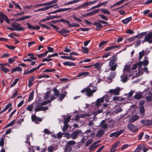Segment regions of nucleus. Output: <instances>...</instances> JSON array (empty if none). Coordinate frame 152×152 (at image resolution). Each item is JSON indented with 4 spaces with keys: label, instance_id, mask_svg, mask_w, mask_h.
<instances>
[{
    "label": "nucleus",
    "instance_id": "nucleus-1",
    "mask_svg": "<svg viewBox=\"0 0 152 152\" xmlns=\"http://www.w3.org/2000/svg\"><path fill=\"white\" fill-rule=\"evenodd\" d=\"M117 59V56L115 55L112 56L110 60L109 65L111 71H114L116 69L117 64L115 63V61Z\"/></svg>",
    "mask_w": 152,
    "mask_h": 152
},
{
    "label": "nucleus",
    "instance_id": "nucleus-2",
    "mask_svg": "<svg viewBox=\"0 0 152 152\" xmlns=\"http://www.w3.org/2000/svg\"><path fill=\"white\" fill-rule=\"evenodd\" d=\"M88 90L86 94V95L89 97H91L93 93L96 91V88L94 86L93 83H90Z\"/></svg>",
    "mask_w": 152,
    "mask_h": 152
},
{
    "label": "nucleus",
    "instance_id": "nucleus-3",
    "mask_svg": "<svg viewBox=\"0 0 152 152\" xmlns=\"http://www.w3.org/2000/svg\"><path fill=\"white\" fill-rule=\"evenodd\" d=\"M147 42L150 44L152 43V32H150L145 35L144 39L142 40V43Z\"/></svg>",
    "mask_w": 152,
    "mask_h": 152
},
{
    "label": "nucleus",
    "instance_id": "nucleus-4",
    "mask_svg": "<svg viewBox=\"0 0 152 152\" xmlns=\"http://www.w3.org/2000/svg\"><path fill=\"white\" fill-rule=\"evenodd\" d=\"M125 131L124 129H123L119 130V131H116L115 132L111 133L109 136L110 137H118L121 134H122Z\"/></svg>",
    "mask_w": 152,
    "mask_h": 152
},
{
    "label": "nucleus",
    "instance_id": "nucleus-5",
    "mask_svg": "<svg viewBox=\"0 0 152 152\" xmlns=\"http://www.w3.org/2000/svg\"><path fill=\"white\" fill-rule=\"evenodd\" d=\"M12 26L13 28H15V31H22L24 29V28L21 27V25L18 23H12Z\"/></svg>",
    "mask_w": 152,
    "mask_h": 152
},
{
    "label": "nucleus",
    "instance_id": "nucleus-6",
    "mask_svg": "<svg viewBox=\"0 0 152 152\" xmlns=\"http://www.w3.org/2000/svg\"><path fill=\"white\" fill-rule=\"evenodd\" d=\"M128 128L133 133L137 132L138 131V128L136 126L133 124H129L127 125Z\"/></svg>",
    "mask_w": 152,
    "mask_h": 152
},
{
    "label": "nucleus",
    "instance_id": "nucleus-7",
    "mask_svg": "<svg viewBox=\"0 0 152 152\" xmlns=\"http://www.w3.org/2000/svg\"><path fill=\"white\" fill-rule=\"evenodd\" d=\"M31 119L33 122H35L36 124H38L39 122H41L42 119L39 117H37L36 115V113H35L34 115H31Z\"/></svg>",
    "mask_w": 152,
    "mask_h": 152
},
{
    "label": "nucleus",
    "instance_id": "nucleus-8",
    "mask_svg": "<svg viewBox=\"0 0 152 152\" xmlns=\"http://www.w3.org/2000/svg\"><path fill=\"white\" fill-rule=\"evenodd\" d=\"M141 123L144 126H148L152 125V120L148 119H143L140 121Z\"/></svg>",
    "mask_w": 152,
    "mask_h": 152
},
{
    "label": "nucleus",
    "instance_id": "nucleus-9",
    "mask_svg": "<svg viewBox=\"0 0 152 152\" xmlns=\"http://www.w3.org/2000/svg\"><path fill=\"white\" fill-rule=\"evenodd\" d=\"M93 25L96 26L95 30L97 31L101 30L102 28L106 26V25L102 26L100 23L96 22H94L93 23Z\"/></svg>",
    "mask_w": 152,
    "mask_h": 152
},
{
    "label": "nucleus",
    "instance_id": "nucleus-10",
    "mask_svg": "<svg viewBox=\"0 0 152 152\" xmlns=\"http://www.w3.org/2000/svg\"><path fill=\"white\" fill-rule=\"evenodd\" d=\"M120 91V88L117 87L115 89H110L109 92L112 94H114V95H118L119 94Z\"/></svg>",
    "mask_w": 152,
    "mask_h": 152
},
{
    "label": "nucleus",
    "instance_id": "nucleus-11",
    "mask_svg": "<svg viewBox=\"0 0 152 152\" xmlns=\"http://www.w3.org/2000/svg\"><path fill=\"white\" fill-rule=\"evenodd\" d=\"M130 67L129 65H125V68L124 69L123 72H124V74L126 75V73L129 74V76L131 75V71L130 69Z\"/></svg>",
    "mask_w": 152,
    "mask_h": 152
},
{
    "label": "nucleus",
    "instance_id": "nucleus-12",
    "mask_svg": "<svg viewBox=\"0 0 152 152\" xmlns=\"http://www.w3.org/2000/svg\"><path fill=\"white\" fill-rule=\"evenodd\" d=\"M56 31L59 33L61 34L64 35V36H66L67 35H64V33H69L70 31L65 28H63L61 30H56Z\"/></svg>",
    "mask_w": 152,
    "mask_h": 152
},
{
    "label": "nucleus",
    "instance_id": "nucleus-13",
    "mask_svg": "<svg viewBox=\"0 0 152 152\" xmlns=\"http://www.w3.org/2000/svg\"><path fill=\"white\" fill-rule=\"evenodd\" d=\"M104 97H102L97 99L96 102V103H95L96 105L98 106H99L100 105V104L104 102Z\"/></svg>",
    "mask_w": 152,
    "mask_h": 152
},
{
    "label": "nucleus",
    "instance_id": "nucleus-14",
    "mask_svg": "<svg viewBox=\"0 0 152 152\" xmlns=\"http://www.w3.org/2000/svg\"><path fill=\"white\" fill-rule=\"evenodd\" d=\"M139 118V116L137 115H135L132 116L129 119V122L130 123H133L137 120Z\"/></svg>",
    "mask_w": 152,
    "mask_h": 152
},
{
    "label": "nucleus",
    "instance_id": "nucleus-15",
    "mask_svg": "<svg viewBox=\"0 0 152 152\" xmlns=\"http://www.w3.org/2000/svg\"><path fill=\"white\" fill-rule=\"evenodd\" d=\"M99 11L100 10L99 9L94 10L91 12L86 13V16H89L93 15L98 13Z\"/></svg>",
    "mask_w": 152,
    "mask_h": 152
},
{
    "label": "nucleus",
    "instance_id": "nucleus-16",
    "mask_svg": "<svg viewBox=\"0 0 152 152\" xmlns=\"http://www.w3.org/2000/svg\"><path fill=\"white\" fill-rule=\"evenodd\" d=\"M89 74V73L88 72H80L79 74L77 75V77H85L87 76H88Z\"/></svg>",
    "mask_w": 152,
    "mask_h": 152
},
{
    "label": "nucleus",
    "instance_id": "nucleus-17",
    "mask_svg": "<svg viewBox=\"0 0 152 152\" xmlns=\"http://www.w3.org/2000/svg\"><path fill=\"white\" fill-rule=\"evenodd\" d=\"M63 64L65 66H76V64L71 61H65L63 62Z\"/></svg>",
    "mask_w": 152,
    "mask_h": 152
},
{
    "label": "nucleus",
    "instance_id": "nucleus-18",
    "mask_svg": "<svg viewBox=\"0 0 152 152\" xmlns=\"http://www.w3.org/2000/svg\"><path fill=\"white\" fill-rule=\"evenodd\" d=\"M97 143V142L96 141L94 142L89 147L88 149L90 151H92L95 148L98 147V146L96 145Z\"/></svg>",
    "mask_w": 152,
    "mask_h": 152
},
{
    "label": "nucleus",
    "instance_id": "nucleus-19",
    "mask_svg": "<svg viewBox=\"0 0 152 152\" xmlns=\"http://www.w3.org/2000/svg\"><path fill=\"white\" fill-rule=\"evenodd\" d=\"M57 5H58L57 4H55L54 5H53L51 6H49L45 7L43 8L40 9V11H46L48 9L50 8H51L53 6H57ZM58 6H57L56 7H55V8H58Z\"/></svg>",
    "mask_w": 152,
    "mask_h": 152
},
{
    "label": "nucleus",
    "instance_id": "nucleus-20",
    "mask_svg": "<svg viewBox=\"0 0 152 152\" xmlns=\"http://www.w3.org/2000/svg\"><path fill=\"white\" fill-rule=\"evenodd\" d=\"M132 20V17H130L121 20V22L124 24L128 23Z\"/></svg>",
    "mask_w": 152,
    "mask_h": 152
},
{
    "label": "nucleus",
    "instance_id": "nucleus-21",
    "mask_svg": "<svg viewBox=\"0 0 152 152\" xmlns=\"http://www.w3.org/2000/svg\"><path fill=\"white\" fill-rule=\"evenodd\" d=\"M22 69L20 67L17 66L15 67L14 69H12L11 71V72L12 73H13L16 71H22Z\"/></svg>",
    "mask_w": 152,
    "mask_h": 152
},
{
    "label": "nucleus",
    "instance_id": "nucleus-22",
    "mask_svg": "<svg viewBox=\"0 0 152 152\" xmlns=\"http://www.w3.org/2000/svg\"><path fill=\"white\" fill-rule=\"evenodd\" d=\"M146 34V32H143L135 36V37H136V38H141L143 37L144 36H145Z\"/></svg>",
    "mask_w": 152,
    "mask_h": 152
},
{
    "label": "nucleus",
    "instance_id": "nucleus-23",
    "mask_svg": "<svg viewBox=\"0 0 152 152\" xmlns=\"http://www.w3.org/2000/svg\"><path fill=\"white\" fill-rule=\"evenodd\" d=\"M100 62H98L95 64L92 65H93V66H94L95 67V68L97 69V70H100L101 68V66H100Z\"/></svg>",
    "mask_w": 152,
    "mask_h": 152
},
{
    "label": "nucleus",
    "instance_id": "nucleus-24",
    "mask_svg": "<svg viewBox=\"0 0 152 152\" xmlns=\"http://www.w3.org/2000/svg\"><path fill=\"white\" fill-rule=\"evenodd\" d=\"M72 146L70 145H67L64 148L65 152L66 151L70 152L72 149Z\"/></svg>",
    "mask_w": 152,
    "mask_h": 152
},
{
    "label": "nucleus",
    "instance_id": "nucleus-25",
    "mask_svg": "<svg viewBox=\"0 0 152 152\" xmlns=\"http://www.w3.org/2000/svg\"><path fill=\"white\" fill-rule=\"evenodd\" d=\"M99 10L100 11H101L104 14L110 15V12L107 9H101Z\"/></svg>",
    "mask_w": 152,
    "mask_h": 152
},
{
    "label": "nucleus",
    "instance_id": "nucleus-26",
    "mask_svg": "<svg viewBox=\"0 0 152 152\" xmlns=\"http://www.w3.org/2000/svg\"><path fill=\"white\" fill-rule=\"evenodd\" d=\"M140 112L141 115L143 116L145 115V110L144 107L143 105L141 106L140 107Z\"/></svg>",
    "mask_w": 152,
    "mask_h": 152
},
{
    "label": "nucleus",
    "instance_id": "nucleus-27",
    "mask_svg": "<svg viewBox=\"0 0 152 152\" xmlns=\"http://www.w3.org/2000/svg\"><path fill=\"white\" fill-rule=\"evenodd\" d=\"M34 72L33 69H31L30 70L29 69V68L27 69L26 71H25L23 73V75H27L31 73Z\"/></svg>",
    "mask_w": 152,
    "mask_h": 152
},
{
    "label": "nucleus",
    "instance_id": "nucleus-28",
    "mask_svg": "<svg viewBox=\"0 0 152 152\" xmlns=\"http://www.w3.org/2000/svg\"><path fill=\"white\" fill-rule=\"evenodd\" d=\"M104 133V130H100L98 131L97 134H96V136L97 137H101Z\"/></svg>",
    "mask_w": 152,
    "mask_h": 152
},
{
    "label": "nucleus",
    "instance_id": "nucleus-29",
    "mask_svg": "<svg viewBox=\"0 0 152 152\" xmlns=\"http://www.w3.org/2000/svg\"><path fill=\"white\" fill-rule=\"evenodd\" d=\"M34 96V92L33 91L30 93L28 99V102L31 101L32 100Z\"/></svg>",
    "mask_w": 152,
    "mask_h": 152
},
{
    "label": "nucleus",
    "instance_id": "nucleus-30",
    "mask_svg": "<svg viewBox=\"0 0 152 152\" xmlns=\"http://www.w3.org/2000/svg\"><path fill=\"white\" fill-rule=\"evenodd\" d=\"M107 42V41H102L99 44V46L101 48H103Z\"/></svg>",
    "mask_w": 152,
    "mask_h": 152
},
{
    "label": "nucleus",
    "instance_id": "nucleus-31",
    "mask_svg": "<svg viewBox=\"0 0 152 152\" xmlns=\"http://www.w3.org/2000/svg\"><path fill=\"white\" fill-rule=\"evenodd\" d=\"M1 69L5 73H6L10 72V70L7 67H5L3 66H0Z\"/></svg>",
    "mask_w": 152,
    "mask_h": 152
},
{
    "label": "nucleus",
    "instance_id": "nucleus-32",
    "mask_svg": "<svg viewBox=\"0 0 152 152\" xmlns=\"http://www.w3.org/2000/svg\"><path fill=\"white\" fill-rule=\"evenodd\" d=\"M115 75V72H111L110 73V77L108 78L110 81H111L112 79H113Z\"/></svg>",
    "mask_w": 152,
    "mask_h": 152
},
{
    "label": "nucleus",
    "instance_id": "nucleus-33",
    "mask_svg": "<svg viewBox=\"0 0 152 152\" xmlns=\"http://www.w3.org/2000/svg\"><path fill=\"white\" fill-rule=\"evenodd\" d=\"M142 97V95L141 94H137L134 96V98L136 99H141Z\"/></svg>",
    "mask_w": 152,
    "mask_h": 152
},
{
    "label": "nucleus",
    "instance_id": "nucleus-34",
    "mask_svg": "<svg viewBox=\"0 0 152 152\" xmlns=\"http://www.w3.org/2000/svg\"><path fill=\"white\" fill-rule=\"evenodd\" d=\"M61 22L66 23L68 26L72 28V24H70V22L69 21L62 19Z\"/></svg>",
    "mask_w": 152,
    "mask_h": 152
},
{
    "label": "nucleus",
    "instance_id": "nucleus-35",
    "mask_svg": "<svg viewBox=\"0 0 152 152\" xmlns=\"http://www.w3.org/2000/svg\"><path fill=\"white\" fill-rule=\"evenodd\" d=\"M62 19H60V20H52V21L49 22L48 23V24H50V23L55 24V23H58V22H61Z\"/></svg>",
    "mask_w": 152,
    "mask_h": 152
},
{
    "label": "nucleus",
    "instance_id": "nucleus-36",
    "mask_svg": "<svg viewBox=\"0 0 152 152\" xmlns=\"http://www.w3.org/2000/svg\"><path fill=\"white\" fill-rule=\"evenodd\" d=\"M32 136V134L28 135L26 136L27 140L25 141L26 143H27L29 145H31L30 138Z\"/></svg>",
    "mask_w": 152,
    "mask_h": 152
},
{
    "label": "nucleus",
    "instance_id": "nucleus-37",
    "mask_svg": "<svg viewBox=\"0 0 152 152\" xmlns=\"http://www.w3.org/2000/svg\"><path fill=\"white\" fill-rule=\"evenodd\" d=\"M93 141V140L91 138L90 139L88 140L87 141L86 143V146L88 147L89 146V145L91 144Z\"/></svg>",
    "mask_w": 152,
    "mask_h": 152
},
{
    "label": "nucleus",
    "instance_id": "nucleus-38",
    "mask_svg": "<svg viewBox=\"0 0 152 152\" xmlns=\"http://www.w3.org/2000/svg\"><path fill=\"white\" fill-rule=\"evenodd\" d=\"M146 58H147L146 56H145L144 57V58L143 60V64L145 66H147L149 63V61H148V60L146 59Z\"/></svg>",
    "mask_w": 152,
    "mask_h": 152
},
{
    "label": "nucleus",
    "instance_id": "nucleus-39",
    "mask_svg": "<svg viewBox=\"0 0 152 152\" xmlns=\"http://www.w3.org/2000/svg\"><path fill=\"white\" fill-rule=\"evenodd\" d=\"M144 55V51L143 50L139 53V59L140 60L141 59Z\"/></svg>",
    "mask_w": 152,
    "mask_h": 152
},
{
    "label": "nucleus",
    "instance_id": "nucleus-40",
    "mask_svg": "<svg viewBox=\"0 0 152 152\" xmlns=\"http://www.w3.org/2000/svg\"><path fill=\"white\" fill-rule=\"evenodd\" d=\"M19 80V79L16 78L15 79L13 82L11 84L10 87H14L17 83L18 81Z\"/></svg>",
    "mask_w": 152,
    "mask_h": 152
},
{
    "label": "nucleus",
    "instance_id": "nucleus-41",
    "mask_svg": "<svg viewBox=\"0 0 152 152\" xmlns=\"http://www.w3.org/2000/svg\"><path fill=\"white\" fill-rule=\"evenodd\" d=\"M59 96V100H61L64 99L66 95L65 94L61 93L58 95Z\"/></svg>",
    "mask_w": 152,
    "mask_h": 152
},
{
    "label": "nucleus",
    "instance_id": "nucleus-42",
    "mask_svg": "<svg viewBox=\"0 0 152 152\" xmlns=\"http://www.w3.org/2000/svg\"><path fill=\"white\" fill-rule=\"evenodd\" d=\"M15 120H13L10 123L8 124L5 127V128H7L9 127L10 126H12L14 123L15 122Z\"/></svg>",
    "mask_w": 152,
    "mask_h": 152
},
{
    "label": "nucleus",
    "instance_id": "nucleus-43",
    "mask_svg": "<svg viewBox=\"0 0 152 152\" xmlns=\"http://www.w3.org/2000/svg\"><path fill=\"white\" fill-rule=\"evenodd\" d=\"M53 91L54 93H55V95L56 96H58L59 95V92L58 91V90L56 89V88H54L53 89Z\"/></svg>",
    "mask_w": 152,
    "mask_h": 152
},
{
    "label": "nucleus",
    "instance_id": "nucleus-44",
    "mask_svg": "<svg viewBox=\"0 0 152 152\" xmlns=\"http://www.w3.org/2000/svg\"><path fill=\"white\" fill-rule=\"evenodd\" d=\"M50 94V91H48L45 94V95L44 97V99H47L49 97V96Z\"/></svg>",
    "mask_w": 152,
    "mask_h": 152
},
{
    "label": "nucleus",
    "instance_id": "nucleus-45",
    "mask_svg": "<svg viewBox=\"0 0 152 152\" xmlns=\"http://www.w3.org/2000/svg\"><path fill=\"white\" fill-rule=\"evenodd\" d=\"M76 143V142L74 140H71L68 141L67 142V145H73L75 144Z\"/></svg>",
    "mask_w": 152,
    "mask_h": 152
},
{
    "label": "nucleus",
    "instance_id": "nucleus-46",
    "mask_svg": "<svg viewBox=\"0 0 152 152\" xmlns=\"http://www.w3.org/2000/svg\"><path fill=\"white\" fill-rule=\"evenodd\" d=\"M69 125L67 124H64L63 126V127L62 129V130L63 132L66 131L68 128Z\"/></svg>",
    "mask_w": 152,
    "mask_h": 152
},
{
    "label": "nucleus",
    "instance_id": "nucleus-47",
    "mask_svg": "<svg viewBox=\"0 0 152 152\" xmlns=\"http://www.w3.org/2000/svg\"><path fill=\"white\" fill-rule=\"evenodd\" d=\"M71 136H72V138L74 140L76 139L77 136V134L75 133L74 132H73L71 134Z\"/></svg>",
    "mask_w": 152,
    "mask_h": 152
},
{
    "label": "nucleus",
    "instance_id": "nucleus-48",
    "mask_svg": "<svg viewBox=\"0 0 152 152\" xmlns=\"http://www.w3.org/2000/svg\"><path fill=\"white\" fill-rule=\"evenodd\" d=\"M7 17V16L3 13H1L0 12V19L4 20L5 18Z\"/></svg>",
    "mask_w": 152,
    "mask_h": 152
},
{
    "label": "nucleus",
    "instance_id": "nucleus-49",
    "mask_svg": "<svg viewBox=\"0 0 152 152\" xmlns=\"http://www.w3.org/2000/svg\"><path fill=\"white\" fill-rule=\"evenodd\" d=\"M89 50L87 47H83L82 48V51L83 53H87L88 52Z\"/></svg>",
    "mask_w": 152,
    "mask_h": 152
},
{
    "label": "nucleus",
    "instance_id": "nucleus-50",
    "mask_svg": "<svg viewBox=\"0 0 152 152\" xmlns=\"http://www.w3.org/2000/svg\"><path fill=\"white\" fill-rule=\"evenodd\" d=\"M71 116H68L64 121V124H67L70 121L71 119Z\"/></svg>",
    "mask_w": 152,
    "mask_h": 152
},
{
    "label": "nucleus",
    "instance_id": "nucleus-51",
    "mask_svg": "<svg viewBox=\"0 0 152 152\" xmlns=\"http://www.w3.org/2000/svg\"><path fill=\"white\" fill-rule=\"evenodd\" d=\"M126 75H126H125L126 76H125L121 80V81L123 83L126 82L127 81V79H128V76H129V75H128L127 76Z\"/></svg>",
    "mask_w": 152,
    "mask_h": 152
},
{
    "label": "nucleus",
    "instance_id": "nucleus-52",
    "mask_svg": "<svg viewBox=\"0 0 152 152\" xmlns=\"http://www.w3.org/2000/svg\"><path fill=\"white\" fill-rule=\"evenodd\" d=\"M89 85L87 86V87L83 89L81 91V92L82 93H84L85 92L87 93V91L88 90L89 88Z\"/></svg>",
    "mask_w": 152,
    "mask_h": 152
},
{
    "label": "nucleus",
    "instance_id": "nucleus-53",
    "mask_svg": "<svg viewBox=\"0 0 152 152\" xmlns=\"http://www.w3.org/2000/svg\"><path fill=\"white\" fill-rule=\"evenodd\" d=\"M5 46L7 48L11 50H14L15 48V47L13 46L8 45H5Z\"/></svg>",
    "mask_w": 152,
    "mask_h": 152
},
{
    "label": "nucleus",
    "instance_id": "nucleus-54",
    "mask_svg": "<svg viewBox=\"0 0 152 152\" xmlns=\"http://www.w3.org/2000/svg\"><path fill=\"white\" fill-rule=\"evenodd\" d=\"M56 70L55 69H45V70H44L43 72H52L53 71H56Z\"/></svg>",
    "mask_w": 152,
    "mask_h": 152
},
{
    "label": "nucleus",
    "instance_id": "nucleus-55",
    "mask_svg": "<svg viewBox=\"0 0 152 152\" xmlns=\"http://www.w3.org/2000/svg\"><path fill=\"white\" fill-rule=\"evenodd\" d=\"M31 16H26L23 17H22L20 18V20H23L25 19H29V18L31 17Z\"/></svg>",
    "mask_w": 152,
    "mask_h": 152
},
{
    "label": "nucleus",
    "instance_id": "nucleus-56",
    "mask_svg": "<svg viewBox=\"0 0 152 152\" xmlns=\"http://www.w3.org/2000/svg\"><path fill=\"white\" fill-rule=\"evenodd\" d=\"M136 38V37H135V36L133 37H130L127 39L130 42H132L134 41L135 39Z\"/></svg>",
    "mask_w": 152,
    "mask_h": 152
},
{
    "label": "nucleus",
    "instance_id": "nucleus-57",
    "mask_svg": "<svg viewBox=\"0 0 152 152\" xmlns=\"http://www.w3.org/2000/svg\"><path fill=\"white\" fill-rule=\"evenodd\" d=\"M33 107V106L32 104L29 105L27 107V110L29 111H32V109Z\"/></svg>",
    "mask_w": 152,
    "mask_h": 152
},
{
    "label": "nucleus",
    "instance_id": "nucleus-58",
    "mask_svg": "<svg viewBox=\"0 0 152 152\" xmlns=\"http://www.w3.org/2000/svg\"><path fill=\"white\" fill-rule=\"evenodd\" d=\"M50 77V76L48 75H39L38 76V79H40L42 78H48Z\"/></svg>",
    "mask_w": 152,
    "mask_h": 152
},
{
    "label": "nucleus",
    "instance_id": "nucleus-59",
    "mask_svg": "<svg viewBox=\"0 0 152 152\" xmlns=\"http://www.w3.org/2000/svg\"><path fill=\"white\" fill-rule=\"evenodd\" d=\"M129 145L128 144H125L123 145L121 148V149L122 150H123L129 147Z\"/></svg>",
    "mask_w": 152,
    "mask_h": 152
},
{
    "label": "nucleus",
    "instance_id": "nucleus-60",
    "mask_svg": "<svg viewBox=\"0 0 152 152\" xmlns=\"http://www.w3.org/2000/svg\"><path fill=\"white\" fill-rule=\"evenodd\" d=\"M4 145V139L3 137L1 138L0 139V146L3 147Z\"/></svg>",
    "mask_w": 152,
    "mask_h": 152
},
{
    "label": "nucleus",
    "instance_id": "nucleus-61",
    "mask_svg": "<svg viewBox=\"0 0 152 152\" xmlns=\"http://www.w3.org/2000/svg\"><path fill=\"white\" fill-rule=\"evenodd\" d=\"M15 2L13 1H12L10 2L9 3V7L10 8H12L13 7V6L15 5Z\"/></svg>",
    "mask_w": 152,
    "mask_h": 152
},
{
    "label": "nucleus",
    "instance_id": "nucleus-62",
    "mask_svg": "<svg viewBox=\"0 0 152 152\" xmlns=\"http://www.w3.org/2000/svg\"><path fill=\"white\" fill-rule=\"evenodd\" d=\"M99 16L102 18L104 20H107L108 19L105 15H99Z\"/></svg>",
    "mask_w": 152,
    "mask_h": 152
},
{
    "label": "nucleus",
    "instance_id": "nucleus-63",
    "mask_svg": "<svg viewBox=\"0 0 152 152\" xmlns=\"http://www.w3.org/2000/svg\"><path fill=\"white\" fill-rule=\"evenodd\" d=\"M18 94V90H16L15 92L13 93V94H12V99H13Z\"/></svg>",
    "mask_w": 152,
    "mask_h": 152
},
{
    "label": "nucleus",
    "instance_id": "nucleus-64",
    "mask_svg": "<svg viewBox=\"0 0 152 152\" xmlns=\"http://www.w3.org/2000/svg\"><path fill=\"white\" fill-rule=\"evenodd\" d=\"M144 133L143 132H142L140 133V134L138 136V140H141L143 135Z\"/></svg>",
    "mask_w": 152,
    "mask_h": 152
}]
</instances>
